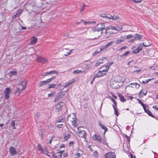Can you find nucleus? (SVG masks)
Returning a JSON list of instances; mask_svg holds the SVG:
<instances>
[{
	"label": "nucleus",
	"instance_id": "44",
	"mask_svg": "<svg viewBox=\"0 0 158 158\" xmlns=\"http://www.w3.org/2000/svg\"><path fill=\"white\" fill-rule=\"evenodd\" d=\"M11 125L13 129H15V123L14 121H12L11 122Z\"/></svg>",
	"mask_w": 158,
	"mask_h": 158
},
{
	"label": "nucleus",
	"instance_id": "26",
	"mask_svg": "<svg viewBox=\"0 0 158 158\" xmlns=\"http://www.w3.org/2000/svg\"><path fill=\"white\" fill-rule=\"evenodd\" d=\"M135 85L136 87L137 88H139V87L140 86V84H139L138 83H131V84H130L129 85V86H130V85Z\"/></svg>",
	"mask_w": 158,
	"mask_h": 158
},
{
	"label": "nucleus",
	"instance_id": "64",
	"mask_svg": "<svg viewBox=\"0 0 158 158\" xmlns=\"http://www.w3.org/2000/svg\"><path fill=\"white\" fill-rule=\"evenodd\" d=\"M100 52V51H96L93 53V55H94L97 54V53L99 52Z\"/></svg>",
	"mask_w": 158,
	"mask_h": 158
},
{
	"label": "nucleus",
	"instance_id": "17",
	"mask_svg": "<svg viewBox=\"0 0 158 158\" xmlns=\"http://www.w3.org/2000/svg\"><path fill=\"white\" fill-rule=\"evenodd\" d=\"M124 38L123 37H121V39L117 40L115 42V43L116 44H120V43H121V42H123L124 41Z\"/></svg>",
	"mask_w": 158,
	"mask_h": 158
},
{
	"label": "nucleus",
	"instance_id": "9",
	"mask_svg": "<svg viewBox=\"0 0 158 158\" xmlns=\"http://www.w3.org/2000/svg\"><path fill=\"white\" fill-rule=\"evenodd\" d=\"M63 102H60L55 105L56 109L57 110V111L60 110L62 108L63 106Z\"/></svg>",
	"mask_w": 158,
	"mask_h": 158
},
{
	"label": "nucleus",
	"instance_id": "28",
	"mask_svg": "<svg viewBox=\"0 0 158 158\" xmlns=\"http://www.w3.org/2000/svg\"><path fill=\"white\" fill-rule=\"evenodd\" d=\"M145 111L146 113L148 111V107L147 105H145L143 106Z\"/></svg>",
	"mask_w": 158,
	"mask_h": 158
},
{
	"label": "nucleus",
	"instance_id": "47",
	"mask_svg": "<svg viewBox=\"0 0 158 158\" xmlns=\"http://www.w3.org/2000/svg\"><path fill=\"white\" fill-rule=\"evenodd\" d=\"M85 25H86L87 24H92V23L93 22H91L90 21H83Z\"/></svg>",
	"mask_w": 158,
	"mask_h": 158
},
{
	"label": "nucleus",
	"instance_id": "51",
	"mask_svg": "<svg viewBox=\"0 0 158 158\" xmlns=\"http://www.w3.org/2000/svg\"><path fill=\"white\" fill-rule=\"evenodd\" d=\"M114 64V62L113 61H111V62H109L108 63H107V65L106 66H108L109 68H110V66L112 64Z\"/></svg>",
	"mask_w": 158,
	"mask_h": 158
},
{
	"label": "nucleus",
	"instance_id": "13",
	"mask_svg": "<svg viewBox=\"0 0 158 158\" xmlns=\"http://www.w3.org/2000/svg\"><path fill=\"white\" fill-rule=\"evenodd\" d=\"M80 136L82 137H83L85 139L86 138V133L85 131L83 130L81 131L79 133Z\"/></svg>",
	"mask_w": 158,
	"mask_h": 158
},
{
	"label": "nucleus",
	"instance_id": "45",
	"mask_svg": "<svg viewBox=\"0 0 158 158\" xmlns=\"http://www.w3.org/2000/svg\"><path fill=\"white\" fill-rule=\"evenodd\" d=\"M112 18V16L110 15V14L106 15V18L108 19H111Z\"/></svg>",
	"mask_w": 158,
	"mask_h": 158
},
{
	"label": "nucleus",
	"instance_id": "8",
	"mask_svg": "<svg viewBox=\"0 0 158 158\" xmlns=\"http://www.w3.org/2000/svg\"><path fill=\"white\" fill-rule=\"evenodd\" d=\"M37 61L38 62H41L42 63H45L47 62V60L43 57L39 56L37 58Z\"/></svg>",
	"mask_w": 158,
	"mask_h": 158
},
{
	"label": "nucleus",
	"instance_id": "18",
	"mask_svg": "<svg viewBox=\"0 0 158 158\" xmlns=\"http://www.w3.org/2000/svg\"><path fill=\"white\" fill-rule=\"evenodd\" d=\"M118 96L119 97L120 101L123 102H124L126 101V99L124 98L123 96L121 94H118Z\"/></svg>",
	"mask_w": 158,
	"mask_h": 158
},
{
	"label": "nucleus",
	"instance_id": "59",
	"mask_svg": "<svg viewBox=\"0 0 158 158\" xmlns=\"http://www.w3.org/2000/svg\"><path fill=\"white\" fill-rule=\"evenodd\" d=\"M133 35H132L130 34L127 36L126 39H129V38H130L133 37Z\"/></svg>",
	"mask_w": 158,
	"mask_h": 158
},
{
	"label": "nucleus",
	"instance_id": "63",
	"mask_svg": "<svg viewBox=\"0 0 158 158\" xmlns=\"http://www.w3.org/2000/svg\"><path fill=\"white\" fill-rule=\"evenodd\" d=\"M96 77H95V76L93 77L92 80L90 81V84H92L93 83V81H94Z\"/></svg>",
	"mask_w": 158,
	"mask_h": 158
},
{
	"label": "nucleus",
	"instance_id": "57",
	"mask_svg": "<svg viewBox=\"0 0 158 158\" xmlns=\"http://www.w3.org/2000/svg\"><path fill=\"white\" fill-rule=\"evenodd\" d=\"M136 40H137L136 38H135V36L134 38L132 39V40L129 41V42H135Z\"/></svg>",
	"mask_w": 158,
	"mask_h": 158
},
{
	"label": "nucleus",
	"instance_id": "50",
	"mask_svg": "<svg viewBox=\"0 0 158 158\" xmlns=\"http://www.w3.org/2000/svg\"><path fill=\"white\" fill-rule=\"evenodd\" d=\"M108 28L111 30H115V26H110L108 27Z\"/></svg>",
	"mask_w": 158,
	"mask_h": 158
},
{
	"label": "nucleus",
	"instance_id": "60",
	"mask_svg": "<svg viewBox=\"0 0 158 158\" xmlns=\"http://www.w3.org/2000/svg\"><path fill=\"white\" fill-rule=\"evenodd\" d=\"M73 73H76V74H78L80 73L79 70H74L73 72Z\"/></svg>",
	"mask_w": 158,
	"mask_h": 158
},
{
	"label": "nucleus",
	"instance_id": "34",
	"mask_svg": "<svg viewBox=\"0 0 158 158\" xmlns=\"http://www.w3.org/2000/svg\"><path fill=\"white\" fill-rule=\"evenodd\" d=\"M130 52V51H127L126 52H125L124 54H123L121 56V57H123L124 56H127V55L129 54Z\"/></svg>",
	"mask_w": 158,
	"mask_h": 158
},
{
	"label": "nucleus",
	"instance_id": "10",
	"mask_svg": "<svg viewBox=\"0 0 158 158\" xmlns=\"http://www.w3.org/2000/svg\"><path fill=\"white\" fill-rule=\"evenodd\" d=\"M143 47V45L142 44H140L139 46V47L137 48L136 49L133 51L132 53L134 54H136L138 53L140 51L142 50Z\"/></svg>",
	"mask_w": 158,
	"mask_h": 158
},
{
	"label": "nucleus",
	"instance_id": "12",
	"mask_svg": "<svg viewBox=\"0 0 158 158\" xmlns=\"http://www.w3.org/2000/svg\"><path fill=\"white\" fill-rule=\"evenodd\" d=\"M37 149L39 151H41L42 153H45V152H47V149L43 150L41 148V146L40 144H38L37 145Z\"/></svg>",
	"mask_w": 158,
	"mask_h": 158
},
{
	"label": "nucleus",
	"instance_id": "20",
	"mask_svg": "<svg viewBox=\"0 0 158 158\" xmlns=\"http://www.w3.org/2000/svg\"><path fill=\"white\" fill-rule=\"evenodd\" d=\"M17 74V72L15 71H10L8 73V75L10 77L15 75Z\"/></svg>",
	"mask_w": 158,
	"mask_h": 158
},
{
	"label": "nucleus",
	"instance_id": "36",
	"mask_svg": "<svg viewBox=\"0 0 158 158\" xmlns=\"http://www.w3.org/2000/svg\"><path fill=\"white\" fill-rule=\"evenodd\" d=\"M73 82H73H70L67 83L65 85H64L63 87L64 88H66L70 84H72Z\"/></svg>",
	"mask_w": 158,
	"mask_h": 158
},
{
	"label": "nucleus",
	"instance_id": "53",
	"mask_svg": "<svg viewBox=\"0 0 158 158\" xmlns=\"http://www.w3.org/2000/svg\"><path fill=\"white\" fill-rule=\"evenodd\" d=\"M50 73L51 74H57L58 73V72H57V71L56 70H53V71H50Z\"/></svg>",
	"mask_w": 158,
	"mask_h": 158
},
{
	"label": "nucleus",
	"instance_id": "25",
	"mask_svg": "<svg viewBox=\"0 0 158 158\" xmlns=\"http://www.w3.org/2000/svg\"><path fill=\"white\" fill-rule=\"evenodd\" d=\"M114 43V41H110L105 45L106 48H107L108 47L111 46Z\"/></svg>",
	"mask_w": 158,
	"mask_h": 158
},
{
	"label": "nucleus",
	"instance_id": "6",
	"mask_svg": "<svg viewBox=\"0 0 158 158\" xmlns=\"http://www.w3.org/2000/svg\"><path fill=\"white\" fill-rule=\"evenodd\" d=\"M9 151L11 156H13L16 155L17 152L14 147H11L9 148Z\"/></svg>",
	"mask_w": 158,
	"mask_h": 158
},
{
	"label": "nucleus",
	"instance_id": "29",
	"mask_svg": "<svg viewBox=\"0 0 158 158\" xmlns=\"http://www.w3.org/2000/svg\"><path fill=\"white\" fill-rule=\"evenodd\" d=\"M56 94V92L55 91L52 92L50 94H48V97H52L55 96Z\"/></svg>",
	"mask_w": 158,
	"mask_h": 158
},
{
	"label": "nucleus",
	"instance_id": "32",
	"mask_svg": "<svg viewBox=\"0 0 158 158\" xmlns=\"http://www.w3.org/2000/svg\"><path fill=\"white\" fill-rule=\"evenodd\" d=\"M70 136V135L69 134H66L65 135L64 137V139H65V140H67L68 139H69Z\"/></svg>",
	"mask_w": 158,
	"mask_h": 158
},
{
	"label": "nucleus",
	"instance_id": "2",
	"mask_svg": "<svg viewBox=\"0 0 158 158\" xmlns=\"http://www.w3.org/2000/svg\"><path fill=\"white\" fill-rule=\"evenodd\" d=\"M98 27H100L101 26V27H93L92 28V31L94 32L96 31L98 32L101 31V34L102 33V31L106 29V26L103 23H99L97 25Z\"/></svg>",
	"mask_w": 158,
	"mask_h": 158
},
{
	"label": "nucleus",
	"instance_id": "39",
	"mask_svg": "<svg viewBox=\"0 0 158 158\" xmlns=\"http://www.w3.org/2000/svg\"><path fill=\"white\" fill-rule=\"evenodd\" d=\"M105 67L106 68V69H103L102 71H101L102 72H107L108 71L109 68L108 66H105Z\"/></svg>",
	"mask_w": 158,
	"mask_h": 158
},
{
	"label": "nucleus",
	"instance_id": "46",
	"mask_svg": "<svg viewBox=\"0 0 158 158\" xmlns=\"http://www.w3.org/2000/svg\"><path fill=\"white\" fill-rule=\"evenodd\" d=\"M23 11V10H22L19 9L17 10V14H19V16H20V15L22 13Z\"/></svg>",
	"mask_w": 158,
	"mask_h": 158
},
{
	"label": "nucleus",
	"instance_id": "33",
	"mask_svg": "<svg viewBox=\"0 0 158 158\" xmlns=\"http://www.w3.org/2000/svg\"><path fill=\"white\" fill-rule=\"evenodd\" d=\"M115 30L118 31H119L122 30L123 29V27L121 26H115Z\"/></svg>",
	"mask_w": 158,
	"mask_h": 158
},
{
	"label": "nucleus",
	"instance_id": "43",
	"mask_svg": "<svg viewBox=\"0 0 158 158\" xmlns=\"http://www.w3.org/2000/svg\"><path fill=\"white\" fill-rule=\"evenodd\" d=\"M152 79H150L147 80L145 81H143L142 83L144 84H145L147 83H148L149 81L151 80Z\"/></svg>",
	"mask_w": 158,
	"mask_h": 158
},
{
	"label": "nucleus",
	"instance_id": "11",
	"mask_svg": "<svg viewBox=\"0 0 158 158\" xmlns=\"http://www.w3.org/2000/svg\"><path fill=\"white\" fill-rule=\"evenodd\" d=\"M92 139L94 140H97L99 142L101 139V137L99 135H97L96 134L93 136Z\"/></svg>",
	"mask_w": 158,
	"mask_h": 158
},
{
	"label": "nucleus",
	"instance_id": "49",
	"mask_svg": "<svg viewBox=\"0 0 158 158\" xmlns=\"http://www.w3.org/2000/svg\"><path fill=\"white\" fill-rule=\"evenodd\" d=\"M19 14H17V13L15 15H13L12 17V19H15L16 17H19Z\"/></svg>",
	"mask_w": 158,
	"mask_h": 158
},
{
	"label": "nucleus",
	"instance_id": "16",
	"mask_svg": "<svg viewBox=\"0 0 158 158\" xmlns=\"http://www.w3.org/2000/svg\"><path fill=\"white\" fill-rule=\"evenodd\" d=\"M116 33V32H114L113 31H112L111 30L109 29L108 28L106 29V31L105 32L106 34L107 33H109L110 34H113Z\"/></svg>",
	"mask_w": 158,
	"mask_h": 158
},
{
	"label": "nucleus",
	"instance_id": "24",
	"mask_svg": "<svg viewBox=\"0 0 158 158\" xmlns=\"http://www.w3.org/2000/svg\"><path fill=\"white\" fill-rule=\"evenodd\" d=\"M113 107L114 109V114L117 116H118L119 115V113L117 111V110L116 108L115 107V106L114 105H113Z\"/></svg>",
	"mask_w": 158,
	"mask_h": 158
},
{
	"label": "nucleus",
	"instance_id": "3",
	"mask_svg": "<svg viewBox=\"0 0 158 158\" xmlns=\"http://www.w3.org/2000/svg\"><path fill=\"white\" fill-rule=\"evenodd\" d=\"M10 92L11 89L9 87L6 88L5 90L4 91V97L6 100H8L9 98Z\"/></svg>",
	"mask_w": 158,
	"mask_h": 158
},
{
	"label": "nucleus",
	"instance_id": "41",
	"mask_svg": "<svg viewBox=\"0 0 158 158\" xmlns=\"http://www.w3.org/2000/svg\"><path fill=\"white\" fill-rule=\"evenodd\" d=\"M147 113L150 116L154 118V117L153 115L152 114L151 112V111H149V110L148 111Z\"/></svg>",
	"mask_w": 158,
	"mask_h": 158
},
{
	"label": "nucleus",
	"instance_id": "22",
	"mask_svg": "<svg viewBox=\"0 0 158 158\" xmlns=\"http://www.w3.org/2000/svg\"><path fill=\"white\" fill-rule=\"evenodd\" d=\"M37 41V39L34 37H33L32 39L31 40V42L32 44H35Z\"/></svg>",
	"mask_w": 158,
	"mask_h": 158
},
{
	"label": "nucleus",
	"instance_id": "48",
	"mask_svg": "<svg viewBox=\"0 0 158 158\" xmlns=\"http://www.w3.org/2000/svg\"><path fill=\"white\" fill-rule=\"evenodd\" d=\"M137 101H138L139 103V104H140L142 106H144V105H144L143 102H142L140 100H139V99H137Z\"/></svg>",
	"mask_w": 158,
	"mask_h": 158
},
{
	"label": "nucleus",
	"instance_id": "56",
	"mask_svg": "<svg viewBox=\"0 0 158 158\" xmlns=\"http://www.w3.org/2000/svg\"><path fill=\"white\" fill-rule=\"evenodd\" d=\"M101 64L100 62H99L98 60L97 61L96 63L95 64V66L97 67L99 66Z\"/></svg>",
	"mask_w": 158,
	"mask_h": 158
},
{
	"label": "nucleus",
	"instance_id": "19",
	"mask_svg": "<svg viewBox=\"0 0 158 158\" xmlns=\"http://www.w3.org/2000/svg\"><path fill=\"white\" fill-rule=\"evenodd\" d=\"M143 36V35L136 34L135 35V38H136V40H140L141 39H142Z\"/></svg>",
	"mask_w": 158,
	"mask_h": 158
},
{
	"label": "nucleus",
	"instance_id": "30",
	"mask_svg": "<svg viewBox=\"0 0 158 158\" xmlns=\"http://www.w3.org/2000/svg\"><path fill=\"white\" fill-rule=\"evenodd\" d=\"M143 89H142L141 91L140 92V93H139V97H140V95H141V93H143V94L145 95H146L147 93V91H143Z\"/></svg>",
	"mask_w": 158,
	"mask_h": 158
},
{
	"label": "nucleus",
	"instance_id": "35",
	"mask_svg": "<svg viewBox=\"0 0 158 158\" xmlns=\"http://www.w3.org/2000/svg\"><path fill=\"white\" fill-rule=\"evenodd\" d=\"M55 77H52L48 79L47 80H46L48 83L50 82L52 80L55 79Z\"/></svg>",
	"mask_w": 158,
	"mask_h": 158
},
{
	"label": "nucleus",
	"instance_id": "42",
	"mask_svg": "<svg viewBox=\"0 0 158 158\" xmlns=\"http://www.w3.org/2000/svg\"><path fill=\"white\" fill-rule=\"evenodd\" d=\"M111 101L114 103L115 106H117V103L113 98H111Z\"/></svg>",
	"mask_w": 158,
	"mask_h": 158
},
{
	"label": "nucleus",
	"instance_id": "61",
	"mask_svg": "<svg viewBox=\"0 0 158 158\" xmlns=\"http://www.w3.org/2000/svg\"><path fill=\"white\" fill-rule=\"evenodd\" d=\"M141 70H142V69H139L138 70H136L134 71V73H139Z\"/></svg>",
	"mask_w": 158,
	"mask_h": 158
},
{
	"label": "nucleus",
	"instance_id": "52",
	"mask_svg": "<svg viewBox=\"0 0 158 158\" xmlns=\"http://www.w3.org/2000/svg\"><path fill=\"white\" fill-rule=\"evenodd\" d=\"M106 49V48L105 46H102L100 48V51L101 52V51H102L103 50H105Z\"/></svg>",
	"mask_w": 158,
	"mask_h": 158
},
{
	"label": "nucleus",
	"instance_id": "21",
	"mask_svg": "<svg viewBox=\"0 0 158 158\" xmlns=\"http://www.w3.org/2000/svg\"><path fill=\"white\" fill-rule=\"evenodd\" d=\"M102 77V72L100 71H99L95 76V77Z\"/></svg>",
	"mask_w": 158,
	"mask_h": 158
},
{
	"label": "nucleus",
	"instance_id": "4",
	"mask_svg": "<svg viewBox=\"0 0 158 158\" xmlns=\"http://www.w3.org/2000/svg\"><path fill=\"white\" fill-rule=\"evenodd\" d=\"M65 95V94L62 92H60L58 93L57 96L55 98V99L54 100V102L57 101L59 99L62 98H63Z\"/></svg>",
	"mask_w": 158,
	"mask_h": 158
},
{
	"label": "nucleus",
	"instance_id": "14",
	"mask_svg": "<svg viewBox=\"0 0 158 158\" xmlns=\"http://www.w3.org/2000/svg\"><path fill=\"white\" fill-rule=\"evenodd\" d=\"M99 125L101 127V128L104 130L105 131H107L108 130V128L106 126L103 125L100 122H98Z\"/></svg>",
	"mask_w": 158,
	"mask_h": 158
},
{
	"label": "nucleus",
	"instance_id": "37",
	"mask_svg": "<svg viewBox=\"0 0 158 158\" xmlns=\"http://www.w3.org/2000/svg\"><path fill=\"white\" fill-rule=\"evenodd\" d=\"M82 156V154L80 153H77L74 155L75 157V158H78L81 156Z\"/></svg>",
	"mask_w": 158,
	"mask_h": 158
},
{
	"label": "nucleus",
	"instance_id": "7",
	"mask_svg": "<svg viewBox=\"0 0 158 158\" xmlns=\"http://www.w3.org/2000/svg\"><path fill=\"white\" fill-rule=\"evenodd\" d=\"M25 89V88H23V87L21 85L19 84L17 86V89L16 93H18V94L19 95L21 93V91Z\"/></svg>",
	"mask_w": 158,
	"mask_h": 158
},
{
	"label": "nucleus",
	"instance_id": "27",
	"mask_svg": "<svg viewBox=\"0 0 158 158\" xmlns=\"http://www.w3.org/2000/svg\"><path fill=\"white\" fill-rule=\"evenodd\" d=\"M99 142L100 143L103 144H105L107 145V143L106 142V140L105 139H101Z\"/></svg>",
	"mask_w": 158,
	"mask_h": 158
},
{
	"label": "nucleus",
	"instance_id": "55",
	"mask_svg": "<svg viewBox=\"0 0 158 158\" xmlns=\"http://www.w3.org/2000/svg\"><path fill=\"white\" fill-rule=\"evenodd\" d=\"M127 48V47L126 46H123L119 50H118L119 51H121V50H122L123 49H125L126 48Z\"/></svg>",
	"mask_w": 158,
	"mask_h": 158
},
{
	"label": "nucleus",
	"instance_id": "54",
	"mask_svg": "<svg viewBox=\"0 0 158 158\" xmlns=\"http://www.w3.org/2000/svg\"><path fill=\"white\" fill-rule=\"evenodd\" d=\"M100 16L103 18H106V15L104 14H102L100 15Z\"/></svg>",
	"mask_w": 158,
	"mask_h": 158
},
{
	"label": "nucleus",
	"instance_id": "1",
	"mask_svg": "<svg viewBox=\"0 0 158 158\" xmlns=\"http://www.w3.org/2000/svg\"><path fill=\"white\" fill-rule=\"evenodd\" d=\"M77 120L76 116L74 113L72 114L71 115L69 114L67 118V121L70 120L72 123V125L74 127L77 126Z\"/></svg>",
	"mask_w": 158,
	"mask_h": 158
},
{
	"label": "nucleus",
	"instance_id": "40",
	"mask_svg": "<svg viewBox=\"0 0 158 158\" xmlns=\"http://www.w3.org/2000/svg\"><path fill=\"white\" fill-rule=\"evenodd\" d=\"M93 155L95 157H97L98 156L97 151H95L93 153Z\"/></svg>",
	"mask_w": 158,
	"mask_h": 158
},
{
	"label": "nucleus",
	"instance_id": "15",
	"mask_svg": "<svg viewBox=\"0 0 158 158\" xmlns=\"http://www.w3.org/2000/svg\"><path fill=\"white\" fill-rule=\"evenodd\" d=\"M48 83L46 81H40L38 85V86L39 87H40V86H43L44 85H47L48 84Z\"/></svg>",
	"mask_w": 158,
	"mask_h": 158
},
{
	"label": "nucleus",
	"instance_id": "58",
	"mask_svg": "<svg viewBox=\"0 0 158 158\" xmlns=\"http://www.w3.org/2000/svg\"><path fill=\"white\" fill-rule=\"evenodd\" d=\"M145 43V42L143 43V44H142L143 45V46H144V47H148L149 46L150 44H145L144 43Z\"/></svg>",
	"mask_w": 158,
	"mask_h": 158
},
{
	"label": "nucleus",
	"instance_id": "23",
	"mask_svg": "<svg viewBox=\"0 0 158 158\" xmlns=\"http://www.w3.org/2000/svg\"><path fill=\"white\" fill-rule=\"evenodd\" d=\"M20 84L23 87V88L25 87L27 85V81L26 80H24L23 81H22Z\"/></svg>",
	"mask_w": 158,
	"mask_h": 158
},
{
	"label": "nucleus",
	"instance_id": "38",
	"mask_svg": "<svg viewBox=\"0 0 158 158\" xmlns=\"http://www.w3.org/2000/svg\"><path fill=\"white\" fill-rule=\"evenodd\" d=\"M119 19V17L118 16H115L114 15L112 16V19L114 20H117Z\"/></svg>",
	"mask_w": 158,
	"mask_h": 158
},
{
	"label": "nucleus",
	"instance_id": "31",
	"mask_svg": "<svg viewBox=\"0 0 158 158\" xmlns=\"http://www.w3.org/2000/svg\"><path fill=\"white\" fill-rule=\"evenodd\" d=\"M49 87L48 88V89H50L51 88H54L56 86V84H49Z\"/></svg>",
	"mask_w": 158,
	"mask_h": 158
},
{
	"label": "nucleus",
	"instance_id": "62",
	"mask_svg": "<svg viewBox=\"0 0 158 158\" xmlns=\"http://www.w3.org/2000/svg\"><path fill=\"white\" fill-rule=\"evenodd\" d=\"M61 154L59 155L56 156H55L54 158H61Z\"/></svg>",
	"mask_w": 158,
	"mask_h": 158
},
{
	"label": "nucleus",
	"instance_id": "5",
	"mask_svg": "<svg viewBox=\"0 0 158 158\" xmlns=\"http://www.w3.org/2000/svg\"><path fill=\"white\" fill-rule=\"evenodd\" d=\"M105 158H115L116 156L114 152H109L105 154Z\"/></svg>",
	"mask_w": 158,
	"mask_h": 158
}]
</instances>
